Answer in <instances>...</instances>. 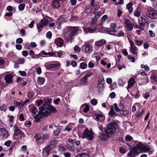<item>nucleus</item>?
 <instances>
[{"label": "nucleus", "mask_w": 157, "mask_h": 157, "mask_svg": "<svg viewBox=\"0 0 157 157\" xmlns=\"http://www.w3.org/2000/svg\"><path fill=\"white\" fill-rule=\"evenodd\" d=\"M117 128V125L115 122L110 123L105 131L100 136V138L102 140H106L108 137L112 136L114 134Z\"/></svg>", "instance_id": "f257e3e1"}, {"label": "nucleus", "mask_w": 157, "mask_h": 157, "mask_svg": "<svg viewBox=\"0 0 157 157\" xmlns=\"http://www.w3.org/2000/svg\"><path fill=\"white\" fill-rule=\"evenodd\" d=\"M52 100V99L50 98L44 99V101L45 103H44L42 107L39 108L40 110V109L42 110L43 115L44 117L50 115L51 113H55L56 111L55 108L48 104L50 103Z\"/></svg>", "instance_id": "f03ea898"}, {"label": "nucleus", "mask_w": 157, "mask_h": 157, "mask_svg": "<svg viewBox=\"0 0 157 157\" xmlns=\"http://www.w3.org/2000/svg\"><path fill=\"white\" fill-rule=\"evenodd\" d=\"M80 31V29L78 27L68 26L64 31V38L67 41H71L74 39V37Z\"/></svg>", "instance_id": "7ed1b4c3"}, {"label": "nucleus", "mask_w": 157, "mask_h": 157, "mask_svg": "<svg viewBox=\"0 0 157 157\" xmlns=\"http://www.w3.org/2000/svg\"><path fill=\"white\" fill-rule=\"evenodd\" d=\"M38 112L37 109L35 107H33L30 109V111L34 117L35 120L34 121L38 122L42 117V115L41 112L42 113V110L40 109Z\"/></svg>", "instance_id": "20e7f679"}, {"label": "nucleus", "mask_w": 157, "mask_h": 157, "mask_svg": "<svg viewBox=\"0 0 157 157\" xmlns=\"http://www.w3.org/2000/svg\"><path fill=\"white\" fill-rule=\"evenodd\" d=\"M137 147L138 150L140 152L142 151L144 152H148L149 155H151L153 153L154 150L149 145H143L141 143L137 142Z\"/></svg>", "instance_id": "39448f33"}, {"label": "nucleus", "mask_w": 157, "mask_h": 157, "mask_svg": "<svg viewBox=\"0 0 157 157\" xmlns=\"http://www.w3.org/2000/svg\"><path fill=\"white\" fill-rule=\"evenodd\" d=\"M146 16L151 19H156L157 18V11L151 7L147 8L145 13Z\"/></svg>", "instance_id": "423d86ee"}, {"label": "nucleus", "mask_w": 157, "mask_h": 157, "mask_svg": "<svg viewBox=\"0 0 157 157\" xmlns=\"http://www.w3.org/2000/svg\"><path fill=\"white\" fill-rule=\"evenodd\" d=\"M110 29L108 28L105 30L106 32L109 34L112 35L116 36V34H114L112 33H115L116 32L115 29L117 28V25L116 23H111L110 25Z\"/></svg>", "instance_id": "0eeeda50"}, {"label": "nucleus", "mask_w": 157, "mask_h": 157, "mask_svg": "<svg viewBox=\"0 0 157 157\" xmlns=\"http://www.w3.org/2000/svg\"><path fill=\"white\" fill-rule=\"evenodd\" d=\"M83 138H86L88 139L91 140L94 138V133L91 130H89L88 128L85 129L83 133Z\"/></svg>", "instance_id": "6e6552de"}, {"label": "nucleus", "mask_w": 157, "mask_h": 157, "mask_svg": "<svg viewBox=\"0 0 157 157\" xmlns=\"http://www.w3.org/2000/svg\"><path fill=\"white\" fill-rule=\"evenodd\" d=\"M136 146L133 147L130 151L128 153V155L131 157H134L136 155H138V153L140 151L138 150L137 147V143L136 144Z\"/></svg>", "instance_id": "1a4fd4ad"}, {"label": "nucleus", "mask_w": 157, "mask_h": 157, "mask_svg": "<svg viewBox=\"0 0 157 157\" xmlns=\"http://www.w3.org/2000/svg\"><path fill=\"white\" fill-rule=\"evenodd\" d=\"M130 44V52L132 54L137 56L138 54V49L135 45L134 43L131 40H129Z\"/></svg>", "instance_id": "9d476101"}, {"label": "nucleus", "mask_w": 157, "mask_h": 157, "mask_svg": "<svg viewBox=\"0 0 157 157\" xmlns=\"http://www.w3.org/2000/svg\"><path fill=\"white\" fill-rule=\"evenodd\" d=\"M48 23V20L44 18L41 20L39 23L36 24V26L38 29V31H41L44 26L47 25Z\"/></svg>", "instance_id": "9b49d317"}, {"label": "nucleus", "mask_w": 157, "mask_h": 157, "mask_svg": "<svg viewBox=\"0 0 157 157\" xmlns=\"http://www.w3.org/2000/svg\"><path fill=\"white\" fill-rule=\"evenodd\" d=\"M36 143L40 144L43 143L44 141V136L43 134L36 133L34 137Z\"/></svg>", "instance_id": "f8f14e48"}, {"label": "nucleus", "mask_w": 157, "mask_h": 157, "mask_svg": "<svg viewBox=\"0 0 157 157\" xmlns=\"http://www.w3.org/2000/svg\"><path fill=\"white\" fill-rule=\"evenodd\" d=\"M93 75L94 73L92 72H90L87 73L80 80L79 83L81 84H84L85 82H87L88 80L87 78Z\"/></svg>", "instance_id": "ddd939ff"}, {"label": "nucleus", "mask_w": 157, "mask_h": 157, "mask_svg": "<svg viewBox=\"0 0 157 157\" xmlns=\"http://www.w3.org/2000/svg\"><path fill=\"white\" fill-rule=\"evenodd\" d=\"M90 6L93 7L95 10H98L100 7L98 2H95V0H90Z\"/></svg>", "instance_id": "4468645a"}, {"label": "nucleus", "mask_w": 157, "mask_h": 157, "mask_svg": "<svg viewBox=\"0 0 157 157\" xmlns=\"http://www.w3.org/2000/svg\"><path fill=\"white\" fill-rule=\"evenodd\" d=\"M82 49L83 48L85 49V51L87 52L90 53L91 52L93 51V47L90 44H86L83 45L82 47Z\"/></svg>", "instance_id": "2eb2a0df"}, {"label": "nucleus", "mask_w": 157, "mask_h": 157, "mask_svg": "<svg viewBox=\"0 0 157 157\" xmlns=\"http://www.w3.org/2000/svg\"><path fill=\"white\" fill-rule=\"evenodd\" d=\"M94 117L95 120L100 122L103 121L105 119L104 116L101 114L95 113L94 115Z\"/></svg>", "instance_id": "dca6fc26"}, {"label": "nucleus", "mask_w": 157, "mask_h": 157, "mask_svg": "<svg viewBox=\"0 0 157 157\" xmlns=\"http://www.w3.org/2000/svg\"><path fill=\"white\" fill-rule=\"evenodd\" d=\"M58 141L56 140H51L48 142V145L47 146H48L51 149L55 147L58 144Z\"/></svg>", "instance_id": "f3484780"}, {"label": "nucleus", "mask_w": 157, "mask_h": 157, "mask_svg": "<svg viewBox=\"0 0 157 157\" xmlns=\"http://www.w3.org/2000/svg\"><path fill=\"white\" fill-rule=\"evenodd\" d=\"M124 26L128 30H132L133 29L132 25L131 24L130 21L127 19L125 20Z\"/></svg>", "instance_id": "a211bd4d"}, {"label": "nucleus", "mask_w": 157, "mask_h": 157, "mask_svg": "<svg viewBox=\"0 0 157 157\" xmlns=\"http://www.w3.org/2000/svg\"><path fill=\"white\" fill-rule=\"evenodd\" d=\"M51 149L48 146H46L43 150L42 155L44 157H47L49 155Z\"/></svg>", "instance_id": "6ab92c4d"}, {"label": "nucleus", "mask_w": 157, "mask_h": 157, "mask_svg": "<svg viewBox=\"0 0 157 157\" xmlns=\"http://www.w3.org/2000/svg\"><path fill=\"white\" fill-rule=\"evenodd\" d=\"M140 19H141V20H139V23L140 25L141 26H145V24L146 23H147V17L145 16H144L143 17H140Z\"/></svg>", "instance_id": "aec40b11"}, {"label": "nucleus", "mask_w": 157, "mask_h": 157, "mask_svg": "<svg viewBox=\"0 0 157 157\" xmlns=\"http://www.w3.org/2000/svg\"><path fill=\"white\" fill-rule=\"evenodd\" d=\"M97 28H95L93 29H92L90 27H88L87 28L84 27L83 28V31L85 34H87L88 33H92L95 32L96 31V30Z\"/></svg>", "instance_id": "412c9836"}, {"label": "nucleus", "mask_w": 157, "mask_h": 157, "mask_svg": "<svg viewBox=\"0 0 157 157\" xmlns=\"http://www.w3.org/2000/svg\"><path fill=\"white\" fill-rule=\"evenodd\" d=\"M135 82V79L132 77L128 81V86L127 87V89L128 91H129V89L133 86Z\"/></svg>", "instance_id": "4be33fe9"}, {"label": "nucleus", "mask_w": 157, "mask_h": 157, "mask_svg": "<svg viewBox=\"0 0 157 157\" xmlns=\"http://www.w3.org/2000/svg\"><path fill=\"white\" fill-rule=\"evenodd\" d=\"M80 109L83 111L84 113H87L89 110V106L87 104H83L80 107Z\"/></svg>", "instance_id": "5701e85b"}, {"label": "nucleus", "mask_w": 157, "mask_h": 157, "mask_svg": "<svg viewBox=\"0 0 157 157\" xmlns=\"http://www.w3.org/2000/svg\"><path fill=\"white\" fill-rule=\"evenodd\" d=\"M13 129L14 132V136H18V135L22 134V132L16 126H13Z\"/></svg>", "instance_id": "b1692460"}, {"label": "nucleus", "mask_w": 157, "mask_h": 157, "mask_svg": "<svg viewBox=\"0 0 157 157\" xmlns=\"http://www.w3.org/2000/svg\"><path fill=\"white\" fill-rule=\"evenodd\" d=\"M51 6L53 8L57 9L60 7V3L58 1L55 0L52 2Z\"/></svg>", "instance_id": "393cba45"}, {"label": "nucleus", "mask_w": 157, "mask_h": 157, "mask_svg": "<svg viewBox=\"0 0 157 157\" xmlns=\"http://www.w3.org/2000/svg\"><path fill=\"white\" fill-rule=\"evenodd\" d=\"M1 130L3 138L4 139L7 138L9 136V133L6 129L4 128H2Z\"/></svg>", "instance_id": "a878e982"}, {"label": "nucleus", "mask_w": 157, "mask_h": 157, "mask_svg": "<svg viewBox=\"0 0 157 157\" xmlns=\"http://www.w3.org/2000/svg\"><path fill=\"white\" fill-rule=\"evenodd\" d=\"M13 76L11 75H6L5 78L6 82L7 83H9L12 82Z\"/></svg>", "instance_id": "bb28decb"}, {"label": "nucleus", "mask_w": 157, "mask_h": 157, "mask_svg": "<svg viewBox=\"0 0 157 157\" xmlns=\"http://www.w3.org/2000/svg\"><path fill=\"white\" fill-rule=\"evenodd\" d=\"M132 5L133 3L132 2H130L126 5V8L128 9L129 13H131L132 12L133 9Z\"/></svg>", "instance_id": "cd10ccee"}, {"label": "nucleus", "mask_w": 157, "mask_h": 157, "mask_svg": "<svg viewBox=\"0 0 157 157\" xmlns=\"http://www.w3.org/2000/svg\"><path fill=\"white\" fill-rule=\"evenodd\" d=\"M106 41L104 39H101L99 41L96 42L95 45L96 46L100 47L105 44Z\"/></svg>", "instance_id": "c85d7f7f"}, {"label": "nucleus", "mask_w": 157, "mask_h": 157, "mask_svg": "<svg viewBox=\"0 0 157 157\" xmlns=\"http://www.w3.org/2000/svg\"><path fill=\"white\" fill-rule=\"evenodd\" d=\"M134 15L135 16L137 17H138L140 16V8L139 7H137L136 11L134 12Z\"/></svg>", "instance_id": "c756f323"}, {"label": "nucleus", "mask_w": 157, "mask_h": 157, "mask_svg": "<svg viewBox=\"0 0 157 157\" xmlns=\"http://www.w3.org/2000/svg\"><path fill=\"white\" fill-rule=\"evenodd\" d=\"M37 83L39 85H42L45 81L44 78L41 77H39L37 79Z\"/></svg>", "instance_id": "7c9ffc66"}, {"label": "nucleus", "mask_w": 157, "mask_h": 157, "mask_svg": "<svg viewBox=\"0 0 157 157\" xmlns=\"http://www.w3.org/2000/svg\"><path fill=\"white\" fill-rule=\"evenodd\" d=\"M92 8L88 6H85V13L86 14L89 13L92 11Z\"/></svg>", "instance_id": "2f4dec72"}, {"label": "nucleus", "mask_w": 157, "mask_h": 157, "mask_svg": "<svg viewBox=\"0 0 157 157\" xmlns=\"http://www.w3.org/2000/svg\"><path fill=\"white\" fill-rule=\"evenodd\" d=\"M115 112L114 110L113 107L112 106H111V108L109 112V115L112 117L115 114Z\"/></svg>", "instance_id": "473e14b6"}, {"label": "nucleus", "mask_w": 157, "mask_h": 157, "mask_svg": "<svg viewBox=\"0 0 157 157\" xmlns=\"http://www.w3.org/2000/svg\"><path fill=\"white\" fill-rule=\"evenodd\" d=\"M59 66V64L58 63L49 64L47 66V68L48 69H52L56 67H57Z\"/></svg>", "instance_id": "72a5a7b5"}, {"label": "nucleus", "mask_w": 157, "mask_h": 157, "mask_svg": "<svg viewBox=\"0 0 157 157\" xmlns=\"http://www.w3.org/2000/svg\"><path fill=\"white\" fill-rule=\"evenodd\" d=\"M120 113L121 116H123L127 115L128 114V112L127 110H121Z\"/></svg>", "instance_id": "f704fd0d"}, {"label": "nucleus", "mask_w": 157, "mask_h": 157, "mask_svg": "<svg viewBox=\"0 0 157 157\" xmlns=\"http://www.w3.org/2000/svg\"><path fill=\"white\" fill-rule=\"evenodd\" d=\"M134 42L137 46H140L142 44L143 41L142 40H138L135 39L134 40Z\"/></svg>", "instance_id": "c9c22d12"}, {"label": "nucleus", "mask_w": 157, "mask_h": 157, "mask_svg": "<svg viewBox=\"0 0 157 157\" xmlns=\"http://www.w3.org/2000/svg\"><path fill=\"white\" fill-rule=\"evenodd\" d=\"M17 61L20 64H23L25 62V59L24 58H18L17 60Z\"/></svg>", "instance_id": "e433bc0d"}, {"label": "nucleus", "mask_w": 157, "mask_h": 157, "mask_svg": "<svg viewBox=\"0 0 157 157\" xmlns=\"http://www.w3.org/2000/svg\"><path fill=\"white\" fill-rule=\"evenodd\" d=\"M25 6V4L24 3H22L20 4L18 6V8L20 11L23 10Z\"/></svg>", "instance_id": "4c0bfd02"}, {"label": "nucleus", "mask_w": 157, "mask_h": 157, "mask_svg": "<svg viewBox=\"0 0 157 157\" xmlns=\"http://www.w3.org/2000/svg\"><path fill=\"white\" fill-rule=\"evenodd\" d=\"M87 67V65L84 62L81 63L80 64V67L82 69H85Z\"/></svg>", "instance_id": "58836bf2"}, {"label": "nucleus", "mask_w": 157, "mask_h": 157, "mask_svg": "<svg viewBox=\"0 0 157 157\" xmlns=\"http://www.w3.org/2000/svg\"><path fill=\"white\" fill-rule=\"evenodd\" d=\"M125 139L127 141H131L132 139V137L129 135H127L125 137Z\"/></svg>", "instance_id": "ea45409f"}, {"label": "nucleus", "mask_w": 157, "mask_h": 157, "mask_svg": "<svg viewBox=\"0 0 157 157\" xmlns=\"http://www.w3.org/2000/svg\"><path fill=\"white\" fill-rule=\"evenodd\" d=\"M141 67L142 68H144V70L146 71H148L149 70V68L146 64L144 65L142 64L141 65Z\"/></svg>", "instance_id": "a19ab883"}, {"label": "nucleus", "mask_w": 157, "mask_h": 157, "mask_svg": "<svg viewBox=\"0 0 157 157\" xmlns=\"http://www.w3.org/2000/svg\"><path fill=\"white\" fill-rule=\"evenodd\" d=\"M113 106L114 107V110L117 112H119L121 110L120 109V108L118 107L117 105V104L116 103H114L113 104Z\"/></svg>", "instance_id": "79ce46f5"}, {"label": "nucleus", "mask_w": 157, "mask_h": 157, "mask_svg": "<svg viewBox=\"0 0 157 157\" xmlns=\"http://www.w3.org/2000/svg\"><path fill=\"white\" fill-rule=\"evenodd\" d=\"M60 132V131L59 129L57 128L53 131V134L55 136H57L59 134Z\"/></svg>", "instance_id": "37998d69"}, {"label": "nucleus", "mask_w": 157, "mask_h": 157, "mask_svg": "<svg viewBox=\"0 0 157 157\" xmlns=\"http://www.w3.org/2000/svg\"><path fill=\"white\" fill-rule=\"evenodd\" d=\"M97 88L100 92L102 91L103 90V85L101 84H98L97 86Z\"/></svg>", "instance_id": "c03bdc74"}, {"label": "nucleus", "mask_w": 157, "mask_h": 157, "mask_svg": "<svg viewBox=\"0 0 157 157\" xmlns=\"http://www.w3.org/2000/svg\"><path fill=\"white\" fill-rule=\"evenodd\" d=\"M15 104L16 106H18V108L21 107L23 105L21 103L18 101H16Z\"/></svg>", "instance_id": "a18cd8bd"}, {"label": "nucleus", "mask_w": 157, "mask_h": 157, "mask_svg": "<svg viewBox=\"0 0 157 157\" xmlns=\"http://www.w3.org/2000/svg\"><path fill=\"white\" fill-rule=\"evenodd\" d=\"M7 10L9 11H15V9L14 8H13L11 6H9L7 7Z\"/></svg>", "instance_id": "49530a36"}, {"label": "nucleus", "mask_w": 157, "mask_h": 157, "mask_svg": "<svg viewBox=\"0 0 157 157\" xmlns=\"http://www.w3.org/2000/svg\"><path fill=\"white\" fill-rule=\"evenodd\" d=\"M63 41V40L62 39H59L56 43L57 45L58 46H60L62 44Z\"/></svg>", "instance_id": "de8ad7c7"}, {"label": "nucleus", "mask_w": 157, "mask_h": 157, "mask_svg": "<svg viewBox=\"0 0 157 157\" xmlns=\"http://www.w3.org/2000/svg\"><path fill=\"white\" fill-rule=\"evenodd\" d=\"M116 36L118 37H123L124 36V33L122 31H121L117 34Z\"/></svg>", "instance_id": "09e8293b"}, {"label": "nucleus", "mask_w": 157, "mask_h": 157, "mask_svg": "<svg viewBox=\"0 0 157 157\" xmlns=\"http://www.w3.org/2000/svg\"><path fill=\"white\" fill-rule=\"evenodd\" d=\"M52 33L50 31H48L46 34V36L48 38L50 39L51 38Z\"/></svg>", "instance_id": "8fccbe9b"}, {"label": "nucleus", "mask_w": 157, "mask_h": 157, "mask_svg": "<svg viewBox=\"0 0 157 157\" xmlns=\"http://www.w3.org/2000/svg\"><path fill=\"white\" fill-rule=\"evenodd\" d=\"M12 143V141L11 140H8L6 141L4 143V145L7 147L10 146V144Z\"/></svg>", "instance_id": "3c124183"}, {"label": "nucleus", "mask_w": 157, "mask_h": 157, "mask_svg": "<svg viewBox=\"0 0 157 157\" xmlns=\"http://www.w3.org/2000/svg\"><path fill=\"white\" fill-rule=\"evenodd\" d=\"M128 58L129 59H131L132 62L134 63L135 62V59L134 57L132 56L131 55H129L128 56Z\"/></svg>", "instance_id": "603ef678"}, {"label": "nucleus", "mask_w": 157, "mask_h": 157, "mask_svg": "<svg viewBox=\"0 0 157 157\" xmlns=\"http://www.w3.org/2000/svg\"><path fill=\"white\" fill-rule=\"evenodd\" d=\"M27 147L26 145H23L21 147V151L24 152H25L27 150Z\"/></svg>", "instance_id": "864d4df0"}, {"label": "nucleus", "mask_w": 157, "mask_h": 157, "mask_svg": "<svg viewBox=\"0 0 157 157\" xmlns=\"http://www.w3.org/2000/svg\"><path fill=\"white\" fill-rule=\"evenodd\" d=\"M79 157H88V155L86 154L82 153L79 154L77 155Z\"/></svg>", "instance_id": "5fc2aeb1"}, {"label": "nucleus", "mask_w": 157, "mask_h": 157, "mask_svg": "<svg viewBox=\"0 0 157 157\" xmlns=\"http://www.w3.org/2000/svg\"><path fill=\"white\" fill-rule=\"evenodd\" d=\"M97 102H98L97 100L95 99H92L91 101V103L93 105H96L97 104Z\"/></svg>", "instance_id": "6e6d98bb"}, {"label": "nucleus", "mask_w": 157, "mask_h": 157, "mask_svg": "<svg viewBox=\"0 0 157 157\" xmlns=\"http://www.w3.org/2000/svg\"><path fill=\"white\" fill-rule=\"evenodd\" d=\"M144 112V110L143 109L141 111H139L138 114L136 115V117L137 118H139L142 115L143 113Z\"/></svg>", "instance_id": "4d7b16f0"}, {"label": "nucleus", "mask_w": 157, "mask_h": 157, "mask_svg": "<svg viewBox=\"0 0 157 157\" xmlns=\"http://www.w3.org/2000/svg\"><path fill=\"white\" fill-rule=\"evenodd\" d=\"M148 32L150 34V36L151 37H154L155 36V34L153 33V32L151 30L148 31Z\"/></svg>", "instance_id": "13d9d810"}, {"label": "nucleus", "mask_w": 157, "mask_h": 157, "mask_svg": "<svg viewBox=\"0 0 157 157\" xmlns=\"http://www.w3.org/2000/svg\"><path fill=\"white\" fill-rule=\"evenodd\" d=\"M143 96L145 99H147L150 96V94L148 92H147L146 93L143 94Z\"/></svg>", "instance_id": "bf43d9fd"}, {"label": "nucleus", "mask_w": 157, "mask_h": 157, "mask_svg": "<svg viewBox=\"0 0 157 157\" xmlns=\"http://www.w3.org/2000/svg\"><path fill=\"white\" fill-rule=\"evenodd\" d=\"M23 40L21 38H18L16 40V43L17 44H21L23 42Z\"/></svg>", "instance_id": "052dcab7"}, {"label": "nucleus", "mask_w": 157, "mask_h": 157, "mask_svg": "<svg viewBox=\"0 0 157 157\" xmlns=\"http://www.w3.org/2000/svg\"><path fill=\"white\" fill-rule=\"evenodd\" d=\"M41 52L44 55H49L51 56L53 54V53H51V52H48L47 53L44 51H42Z\"/></svg>", "instance_id": "680f3d73"}, {"label": "nucleus", "mask_w": 157, "mask_h": 157, "mask_svg": "<svg viewBox=\"0 0 157 157\" xmlns=\"http://www.w3.org/2000/svg\"><path fill=\"white\" fill-rule=\"evenodd\" d=\"M69 146H68V148L69 150L71 151H73L74 150L75 147L73 146V145L69 144Z\"/></svg>", "instance_id": "e2e57ef3"}, {"label": "nucleus", "mask_w": 157, "mask_h": 157, "mask_svg": "<svg viewBox=\"0 0 157 157\" xmlns=\"http://www.w3.org/2000/svg\"><path fill=\"white\" fill-rule=\"evenodd\" d=\"M36 71L38 75H40L41 73V70L40 67H37L36 68Z\"/></svg>", "instance_id": "0e129e2a"}, {"label": "nucleus", "mask_w": 157, "mask_h": 157, "mask_svg": "<svg viewBox=\"0 0 157 157\" xmlns=\"http://www.w3.org/2000/svg\"><path fill=\"white\" fill-rule=\"evenodd\" d=\"M19 73L21 76H25L26 75V73L25 71H19Z\"/></svg>", "instance_id": "69168bd1"}, {"label": "nucleus", "mask_w": 157, "mask_h": 157, "mask_svg": "<svg viewBox=\"0 0 157 157\" xmlns=\"http://www.w3.org/2000/svg\"><path fill=\"white\" fill-rule=\"evenodd\" d=\"M28 54V52L26 51H24L22 52V55L24 57H26Z\"/></svg>", "instance_id": "338daca9"}, {"label": "nucleus", "mask_w": 157, "mask_h": 157, "mask_svg": "<svg viewBox=\"0 0 157 157\" xmlns=\"http://www.w3.org/2000/svg\"><path fill=\"white\" fill-rule=\"evenodd\" d=\"M74 50L76 52H79L80 51V48L77 46H75L74 47Z\"/></svg>", "instance_id": "774afa93"}]
</instances>
